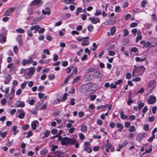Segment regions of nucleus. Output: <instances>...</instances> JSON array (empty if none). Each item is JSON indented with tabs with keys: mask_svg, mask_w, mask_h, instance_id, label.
<instances>
[{
	"mask_svg": "<svg viewBox=\"0 0 157 157\" xmlns=\"http://www.w3.org/2000/svg\"><path fill=\"white\" fill-rule=\"evenodd\" d=\"M76 143V139L74 138H70L67 137H63L61 141L63 145H67L68 144L73 145Z\"/></svg>",
	"mask_w": 157,
	"mask_h": 157,
	"instance_id": "1",
	"label": "nucleus"
},
{
	"mask_svg": "<svg viewBox=\"0 0 157 157\" xmlns=\"http://www.w3.org/2000/svg\"><path fill=\"white\" fill-rule=\"evenodd\" d=\"M15 90L14 88H12L11 90L10 93L4 95V97H6L7 99L10 100L12 99L15 95Z\"/></svg>",
	"mask_w": 157,
	"mask_h": 157,
	"instance_id": "2",
	"label": "nucleus"
},
{
	"mask_svg": "<svg viewBox=\"0 0 157 157\" xmlns=\"http://www.w3.org/2000/svg\"><path fill=\"white\" fill-rule=\"evenodd\" d=\"M140 44L143 45V48H148L149 47H154V45H151L152 43L149 41H146L144 40H142L140 41Z\"/></svg>",
	"mask_w": 157,
	"mask_h": 157,
	"instance_id": "3",
	"label": "nucleus"
},
{
	"mask_svg": "<svg viewBox=\"0 0 157 157\" xmlns=\"http://www.w3.org/2000/svg\"><path fill=\"white\" fill-rule=\"evenodd\" d=\"M33 58H34V57L31 56V57L28 59H23L21 61L22 64L24 66L26 65L27 64H30L33 62Z\"/></svg>",
	"mask_w": 157,
	"mask_h": 157,
	"instance_id": "4",
	"label": "nucleus"
},
{
	"mask_svg": "<svg viewBox=\"0 0 157 157\" xmlns=\"http://www.w3.org/2000/svg\"><path fill=\"white\" fill-rule=\"evenodd\" d=\"M84 151L88 153H90L92 151V149L90 147V143L88 142H85L84 143Z\"/></svg>",
	"mask_w": 157,
	"mask_h": 157,
	"instance_id": "5",
	"label": "nucleus"
},
{
	"mask_svg": "<svg viewBox=\"0 0 157 157\" xmlns=\"http://www.w3.org/2000/svg\"><path fill=\"white\" fill-rule=\"evenodd\" d=\"M145 68L143 66H139L136 71V75H140L144 72L145 70Z\"/></svg>",
	"mask_w": 157,
	"mask_h": 157,
	"instance_id": "6",
	"label": "nucleus"
},
{
	"mask_svg": "<svg viewBox=\"0 0 157 157\" xmlns=\"http://www.w3.org/2000/svg\"><path fill=\"white\" fill-rule=\"evenodd\" d=\"M147 101L148 104H152L156 102V99L154 96L151 95L150 96L149 99L147 100Z\"/></svg>",
	"mask_w": 157,
	"mask_h": 157,
	"instance_id": "7",
	"label": "nucleus"
},
{
	"mask_svg": "<svg viewBox=\"0 0 157 157\" xmlns=\"http://www.w3.org/2000/svg\"><path fill=\"white\" fill-rule=\"evenodd\" d=\"M17 112L19 113L18 115V117L20 119H22L25 116L26 113L23 109H19L17 110Z\"/></svg>",
	"mask_w": 157,
	"mask_h": 157,
	"instance_id": "8",
	"label": "nucleus"
},
{
	"mask_svg": "<svg viewBox=\"0 0 157 157\" xmlns=\"http://www.w3.org/2000/svg\"><path fill=\"white\" fill-rule=\"evenodd\" d=\"M145 134L144 132L139 134L136 137V140L139 142L141 141L145 137Z\"/></svg>",
	"mask_w": 157,
	"mask_h": 157,
	"instance_id": "9",
	"label": "nucleus"
},
{
	"mask_svg": "<svg viewBox=\"0 0 157 157\" xmlns=\"http://www.w3.org/2000/svg\"><path fill=\"white\" fill-rule=\"evenodd\" d=\"M89 20L93 24H96L100 22V20L97 17H91L89 18Z\"/></svg>",
	"mask_w": 157,
	"mask_h": 157,
	"instance_id": "10",
	"label": "nucleus"
},
{
	"mask_svg": "<svg viewBox=\"0 0 157 157\" xmlns=\"http://www.w3.org/2000/svg\"><path fill=\"white\" fill-rule=\"evenodd\" d=\"M25 102L20 101H17L16 103V105L17 107H23L25 106Z\"/></svg>",
	"mask_w": 157,
	"mask_h": 157,
	"instance_id": "11",
	"label": "nucleus"
},
{
	"mask_svg": "<svg viewBox=\"0 0 157 157\" xmlns=\"http://www.w3.org/2000/svg\"><path fill=\"white\" fill-rule=\"evenodd\" d=\"M35 27H31L29 29H28L27 31V33L28 36L29 37L32 36H33V33L32 32V30H34L35 29Z\"/></svg>",
	"mask_w": 157,
	"mask_h": 157,
	"instance_id": "12",
	"label": "nucleus"
},
{
	"mask_svg": "<svg viewBox=\"0 0 157 157\" xmlns=\"http://www.w3.org/2000/svg\"><path fill=\"white\" fill-rule=\"evenodd\" d=\"M155 81L152 80L150 81L148 83V86L149 88L153 89L155 88Z\"/></svg>",
	"mask_w": 157,
	"mask_h": 157,
	"instance_id": "13",
	"label": "nucleus"
},
{
	"mask_svg": "<svg viewBox=\"0 0 157 157\" xmlns=\"http://www.w3.org/2000/svg\"><path fill=\"white\" fill-rule=\"evenodd\" d=\"M38 124V121H33L32 122L31 126L33 130L36 129L37 124Z\"/></svg>",
	"mask_w": 157,
	"mask_h": 157,
	"instance_id": "14",
	"label": "nucleus"
},
{
	"mask_svg": "<svg viewBox=\"0 0 157 157\" xmlns=\"http://www.w3.org/2000/svg\"><path fill=\"white\" fill-rule=\"evenodd\" d=\"M50 10V9L49 8L47 7L45 8V10H43L42 12L44 15H49L51 13Z\"/></svg>",
	"mask_w": 157,
	"mask_h": 157,
	"instance_id": "15",
	"label": "nucleus"
},
{
	"mask_svg": "<svg viewBox=\"0 0 157 157\" xmlns=\"http://www.w3.org/2000/svg\"><path fill=\"white\" fill-rule=\"evenodd\" d=\"M35 71V68L34 67H31L29 68V71L28 73L29 75H33Z\"/></svg>",
	"mask_w": 157,
	"mask_h": 157,
	"instance_id": "16",
	"label": "nucleus"
},
{
	"mask_svg": "<svg viewBox=\"0 0 157 157\" xmlns=\"http://www.w3.org/2000/svg\"><path fill=\"white\" fill-rule=\"evenodd\" d=\"M117 128L118 129V131L120 132H121L123 131L124 128V126L122 124L120 123H117L116 124Z\"/></svg>",
	"mask_w": 157,
	"mask_h": 157,
	"instance_id": "17",
	"label": "nucleus"
},
{
	"mask_svg": "<svg viewBox=\"0 0 157 157\" xmlns=\"http://www.w3.org/2000/svg\"><path fill=\"white\" fill-rule=\"evenodd\" d=\"M88 88L86 86H82L79 88V91L80 93H83L86 91Z\"/></svg>",
	"mask_w": 157,
	"mask_h": 157,
	"instance_id": "18",
	"label": "nucleus"
},
{
	"mask_svg": "<svg viewBox=\"0 0 157 157\" xmlns=\"http://www.w3.org/2000/svg\"><path fill=\"white\" fill-rule=\"evenodd\" d=\"M5 78V84H7L9 83L10 80L11 78V77L8 74H6V75Z\"/></svg>",
	"mask_w": 157,
	"mask_h": 157,
	"instance_id": "19",
	"label": "nucleus"
},
{
	"mask_svg": "<svg viewBox=\"0 0 157 157\" xmlns=\"http://www.w3.org/2000/svg\"><path fill=\"white\" fill-rule=\"evenodd\" d=\"M56 154L57 155V157H64L63 155L64 153L62 152L60 150H57L56 151Z\"/></svg>",
	"mask_w": 157,
	"mask_h": 157,
	"instance_id": "20",
	"label": "nucleus"
},
{
	"mask_svg": "<svg viewBox=\"0 0 157 157\" xmlns=\"http://www.w3.org/2000/svg\"><path fill=\"white\" fill-rule=\"evenodd\" d=\"M128 144V142L127 140H124L122 144H120L119 146V148L121 149L123 147H125L126 146L127 144Z\"/></svg>",
	"mask_w": 157,
	"mask_h": 157,
	"instance_id": "21",
	"label": "nucleus"
},
{
	"mask_svg": "<svg viewBox=\"0 0 157 157\" xmlns=\"http://www.w3.org/2000/svg\"><path fill=\"white\" fill-rule=\"evenodd\" d=\"M146 56L143 58H141L140 57H137L135 58V59L137 62H142L146 59Z\"/></svg>",
	"mask_w": 157,
	"mask_h": 157,
	"instance_id": "22",
	"label": "nucleus"
},
{
	"mask_svg": "<svg viewBox=\"0 0 157 157\" xmlns=\"http://www.w3.org/2000/svg\"><path fill=\"white\" fill-rule=\"evenodd\" d=\"M121 118L122 119H126L128 118L127 116L125 115L123 111H121L120 113Z\"/></svg>",
	"mask_w": 157,
	"mask_h": 157,
	"instance_id": "23",
	"label": "nucleus"
},
{
	"mask_svg": "<svg viewBox=\"0 0 157 157\" xmlns=\"http://www.w3.org/2000/svg\"><path fill=\"white\" fill-rule=\"evenodd\" d=\"M81 131L83 132H86L87 131V127L86 125L83 124L82 125Z\"/></svg>",
	"mask_w": 157,
	"mask_h": 157,
	"instance_id": "24",
	"label": "nucleus"
},
{
	"mask_svg": "<svg viewBox=\"0 0 157 157\" xmlns=\"http://www.w3.org/2000/svg\"><path fill=\"white\" fill-rule=\"evenodd\" d=\"M32 27H36L35 29H34V31L33 32L34 33H36L37 32L39 29L40 28V26L38 25H33L32 26Z\"/></svg>",
	"mask_w": 157,
	"mask_h": 157,
	"instance_id": "25",
	"label": "nucleus"
},
{
	"mask_svg": "<svg viewBox=\"0 0 157 157\" xmlns=\"http://www.w3.org/2000/svg\"><path fill=\"white\" fill-rule=\"evenodd\" d=\"M136 129L134 126L132 125L129 127L128 129V131L129 132H133L135 131Z\"/></svg>",
	"mask_w": 157,
	"mask_h": 157,
	"instance_id": "26",
	"label": "nucleus"
},
{
	"mask_svg": "<svg viewBox=\"0 0 157 157\" xmlns=\"http://www.w3.org/2000/svg\"><path fill=\"white\" fill-rule=\"evenodd\" d=\"M116 31V27L114 26L112 27L110 29L111 34L113 35L115 33Z\"/></svg>",
	"mask_w": 157,
	"mask_h": 157,
	"instance_id": "27",
	"label": "nucleus"
},
{
	"mask_svg": "<svg viewBox=\"0 0 157 157\" xmlns=\"http://www.w3.org/2000/svg\"><path fill=\"white\" fill-rule=\"evenodd\" d=\"M68 95V94L67 93H65L63 95V97L62 98L61 101H65L67 98V96Z\"/></svg>",
	"mask_w": 157,
	"mask_h": 157,
	"instance_id": "28",
	"label": "nucleus"
},
{
	"mask_svg": "<svg viewBox=\"0 0 157 157\" xmlns=\"http://www.w3.org/2000/svg\"><path fill=\"white\" fill-rule=\"evenodd\" d=\"M94 26L92 24H90L87 26L88 30L90 32H92L94 29Z\"/></svg>",
	"mask_w": 157,
	"mask_h": 157,
	"instance_id": "29",
	"label": "nucleus"
},
{
	"mask_svg": "<svg viewBox=\"0 0 157 157\" xmlns=\"http://www.w3.org/2000/svg\"><path fill=\"white\" fill-rule=\"evenodd\" d=\"M133 102V101L132 98H131L130 96H129V98L128 101L127 102V104L128 105H130L131 103H132Z\"/></svg>",
	"mask_w": 157,
	"mask_h": 157,
	"instance_id": "30",
	"label": "nucleus"
},
{
	"mask_svg": "<svg viewBox=\"0 0 157 157\" xmlns=\"http://www.w3.org/2000/svg\"><path fill=\"white\" fill-rule=\"evenodd\" d=\"M123 31V35L124 36H126L128 35L129 32L127 29H124Z\"/></svg>",
	"mask_w": 157,
	"mask_h": 157,
	"instance_id": "31",
	"label": "nucleus"
},
{
	"mask_svg": "<svg viewBox=\"0 0 157 157\" xmlns=\"http://www.w3.org/2000/svg\"><path fill=\"white\" fill-rule=\"evenodd\" d=\"M151 41L152 42L155 43V45L157 46V39L155 38H151Z\"/></svg>",
	"mask_w": 157,
	"mask_h": 157,
	"instance_id": "32",
	"label": "nucleus"
},
{
	"mask_svg": "<svg viewBox=\"0 0 157 157\" xmlns=\"http://www.w3.org/2000/svg\"><path fill=\"white\" fill-rule=\"evenodd\" d=\"M80 76H78L77 77L75 78L74 79L72 82V83L74 84L77 82L78 80L80 79Z\"/></svg>",
	"mask_w": 157,
	"mask_h": 157,
	"instance_id": "33",
	"label": "nucleus"
},
{
	"mask_svg": "<svg viewBox=\"0 0 157 157\" xmlns=\"http://www.w3.org/2000/svg\"><path fill=\"white\" fill-rule=\"evenodd\" d=\"M89 42L87 40H84L82 43V44L83 46H85L89 44Z\"/></svg>",
	"mask_w": 157,
	"mask_h": 157,
	"instance_id": "34",
	"label": "nucleus"
},
{
	"mask_svg": "<svg viewBox=\"0 0 157 157\" xmlns=\"http://www.w3.org/2000/svg\"><path fill=\"white\" fill-rule=\"evenodd\" d=\"M29 127V125L28 124H25L22 127V129L24 130H26L28 129Z\"/></svg>",
	"mask_w": 157,
	"mask_h": 157,
	"instance_id": "35",
	"label": "nucleus"
},
{
	"mask_svg": "<svg viewBox=\"0 0 157 157\" xmlns=\"http://www.w3.org/2000/svg\"><path fill=\"white\" fill-rule=\"evenodd\" d=\"M48 105L47 103H46L45 104H44L43 105L41 106L40 108L39 109H40V110H45L47 108V107Z\"/></svg>",
	"mask_w": 157,
	"mask_h": 157,
	"instance_id": "36",
	"label": "nucleus"
},
{
	"mask_svg": "<svg viewBox=\"0 0 157 157\" xmlns=\"http://www.w3.org/2000/svg\"><path fill=\"white\" fill-rule=\"evenodd\" d=\"M7 134V131H5L3 132H2L0 131V135H1V137L3 138H4L6 136Z\"/></svg>",
	"mask_w": 157,
	"mask_h": 157,
	"instance_id": "37",
	"label": "nucleus"
},
{
	"mask_svg": "<svg viewBox=\"0 0 157 157\" xmlns=\"http://www.w3.org/2000/svg\"><path fill=\"white\" fill-rule=\"evenodd\" d=\"M48 151L46 149H43L40 152V155H44L48 153Z\"/></svg>",
	"mask_w": 157,
	"mask_h": 157,
	"instance_id": "38",
	"label": "nucleus"
},
{
	"mask_svg": "<svg viewBox=\"0 0 157 157\" xmlns=\"http://www.w3.org/2000/svg\"><path fill=\"white\" fill-rule=\"evenodd\" d=\"M6 41V37L5 36H3L0 39L1 43H5Z\"/></svg>",
	"mask_w": 157,
	"mask_h": 157,
	"instance_id": "39",
	"label": "nucleus"
},
{
	"mask_svg": "<svg viewBox=\"0 0 157 157\" xmlns=\"http://www.w3.org/2000/svg\"><path fill=\"white\" fill-rule=\"evenodd\" d=\"M11 14V12L9 10L6 11L4 13V15L6 16H9Z\"/></svg>",
	"mask_w": 157,
	"mask_h": 157,
	"instance_id": "40",
	"label": "nucleus"
},
{
	"mask_svg": "<svg viewBox=\"0 0 157 157\" xmlns=\"http://www.w3.org/2000/svg\"><path fill=\"white\" fill-rule=\"evenodd\" d=\"M73 68V67L72 66H71V67H68L66 68V71L67 72V73H69L71 70V69H72Z\"/></svg>",
	"mask_w": 157,
	"mask_h": 157,
	"instance_id": "41",
	"label": "nucleus"
},
{
	"mask_svg": "<svg viewBox=\"0 0 157 157\" xmlns=\"http://www.w3.org/2000/svg\"><path fill=\"white\" fill-rule=\"evenodd\" d=\"M16 31L17 33H23L25 32V30L21 29H16Z\"/></svg>",
	"mask_w": 157,
	"mask_h": 157,
	"instance_id": "42",
	"label": "nucleus"
},
{
	"mask_svg": "<svg viewBox=\"0 0 157 157\" xmlns=\"http://www.w3.org/2000/svg\"><path fill=\"white\" fill-rule=\"evenodd\" d=\"M147 4V1L146 0H143L141 2V6L143 8L145 7V5Z\"/></svg>",
	"mask_w": 157,
	"mask_h": 157,
	"instance_id": "43",
	"label": "nucleus"
},
{
	"mask_svg": "<svg viewBox=\"0 0 157 157\" xmlns=\"http://www.w3.org/2000/svg\"><path fill=\"white\" fill-rule=\"evenodd\" d=\"M28 82H25L23 83H22L21 85V87L22 89H24L25 88V87L26 85Z\"/></svg>",
	"mask_w": 157,
	"mask_h": 157,
	"instance_id": "44",
	"label": "nucleus"
},
{
	"mask_svg": "<svg viewBox=\"0 0 157 157\" xmlns=\"http://www.w3.org/2000/svg\"><path fill=\"white\" fill-rule=\"evenodd\" d=\"M132 17V15L131 14L128 13L127 15H126L124 16V19L126 20H128L130 18Z\"/></svg>",
	"mask_w": 157,
	"mask_h": 157,
	"instance_id": "45",
	"label": "nucleus"
},
{
	"mask_svg": "<svg viewBox=\"0 0 157 157\" xmlns=\"http://www.w3.org/2000/svg\"><path fill=\"white\" fill-rule=\"evenodd\" d=\"M152 145H151L150 146V149L149 150H147V149H145V152L146 153H150L151 152V151H152Z\"/></svg>",
	"mask_w": 157,
	"mask_h": 157,
	"instance_id": "46",
	"label": "nucleus"
},
{
	"mask_svg": "<svg viewBox=\"0 0 157 157\" xmlns=\"http://www.w3.org/2000/svg\"><path fill=\"white\" fill-rule=\"evenodd\" d=\"M109 125L111 128H113L115 127V124L114 122L111 121L109 123Z\"/></svg>",
	"mask_w": 157,
	"mask_h": 157,
	"instance_id": "47",
	"label": "nucleus"
},
{
	"mask_svg": "<svg viewBox=\"0 0 157 157\" xmlns=\"http://www.w3.org/2000/svg\"><path fill=\"white\" fill-rule=\"evenodd\" d=\"M48 78L50 80H52L55 78V76L53 74H51L48 76Z\"/></svg>",
	"mask_w": 157,
	"mask_h": 157,
	"instance_id": "48",
	"label": "nucleus"
},
{
	"mask_svg": "<svg viewBox=\"0 0 157 157\" xmlns=\"http://www.w3.org/2000/svg\"><path fill=\"white\" fill-rule=\"evenodd\" d=\"M34 3L38 5H40L41 4V0H34Z\"/></svg>",
	"mask_w": 157,
	"mask_h": 157,
	"instance_id": "49",
	"label": "nucleus"
},
{
	"mask_svg": "<svg viewBox=\"0 0 157 157\" xmlns=\"http://www.w3.org/2000/svg\"><path fill=\"white\" fill-rule=\"evenodd\" d=\"M82 11V9L81 7L78 8L76 10V15H78Z\"/></svg>",
	"mask_w": 157,
	"mask_h": 157,
	"instance_id": "50",
	"label": "nucleus"
},
{
	"mask_svg": "<svg viewBox=\"0 0 157 157\" xmlns=\"http://www.w3.org/2000/svg\"><path fill=\"white\" fill-rule=\"evenodd\" d=\"M115 52L112 51H109L108 52V54L110 56H113L115 55Z\"/></svg>",
	"mask_w": 157,
	"mask_h": 157,
	"instance_id": "51",
	"label": "nucleus"
},
{
	"mask_svg": "<svg viewBox=\"0 0 157 157\" xmlns=\"http://www.w3.org/2000/svg\"><path fill=\"white\" fill-rule=\"evenodd\" d=\"M50 132L49 131L47 130L44 133V137H48L49 135Z\"/></svg>",
	"mask_w": 157,
	"mask_h": 157,
	"instance_id": "52",
	"label": "nucleus"
},
{
	"mask_svg": "<svg viewBox=\"0 0 157 157\" xmlns=\"http://www.w3.org/2000/svg\"><path fill=\"white\" fill-rule=\"evenodd\" d=\"M142 37L141 35L138 36L136 38V42H138L139 40H141L142 39Z\"/></svg>",
	"mask_w": 157,
	"mask_h": 157,
	"instance_id": "53",
	"label": "nucleus"
},
{
	"mask_svg": "<svg viewBox=\"0 0 157 157\" xmlns=\"http://www.w3.org/2000/svg\"><path fill=\"white\" fill-rule=\"evenodd\" d=\"M97 85L96 84H92L91 86V87L92 88H94L93 89H92V90H93V91L95 90L96 89V87H97Z\"/></svg>",
	"mask_w": 157,
	"mask_h": 157,
	"instance_id": "54",
	"label": "nucleus"
},
{
	"mask_svg": "<svg viewBox=\"0 0 157 157\" xmlns=\"http://www.w3.org/2000/svg\"><path fill=\"white\" fill-rule=\"evenodd\" d=\"M135 115H132L129 116L128 118L129 121H132L135 120Z\"/></svg>",
	"mask_w": 157,
	"mask_h": 157,
	"instance_id": "55",
	"label": "nucleus"
},
{
	"mask_svg": "<svg viewBox=\"0 0 157 157\" xmlns=\"http://www.w3.org/2000/svg\"><path fill=\"white\" fill-rule=\"evenodd\" d=\"M149 127L148 124H145L144 126V129L146 131L149 130Z\"/></svg>",
	"mask_w": 157,
	"mask_h": 157,
	"instance_id": "56",
	"label": "nucleus"
},
{
	"mask_svg": "<svg viewBox=\"0 0 157 157\" xmlns=\"http://www.w3.org/2000/svg\"><path fill=\"white\" fill-rule=\"evenodd\" d=\"M144 104L143 103H140L138 104V108L139 110H140L142 107H144Z\"/></svg>",
	"mask_w": 157,
	"mask_h": 157,
	"instance_id": "57",
	"label": "nucleus"
},
{
	"mask_svg": "<svg viewBox=\"0 0 157 157\" xmlns=\"http://www.w3.org/2000/svg\"><path fill=\"white\" fill-rule=\"evenodd\" d=\"M141 80V78L140 77H137L132 80V81L139 82Z\"/></svg>",
	"mask_w": 157,
	"mask_h": 157,
	"instance_id": "58",
	"label": "nucleus"
},
{
	"mask_svg": "<svg viewBox=\"0 0 157 157\" xmlns=\"http://www.w3.org/2000/svg\"><path fill=\"white\" fill-rule=\"evenodd\" d=\"M35 101H36L34 99H31L29 101V104L31 105H33Z\"/></svg>",
	"mask_w": 157,
	"mask_h": 157,
	"instance_id": "59",
	"label": "nucleus"
},
{
	"mask_svg": "<svg viewBox=\"0 0 157 157\" xmlns=\"http://www.w3.org/2000/svg\"><path fill=\"white\" fill-rule=\"evenodd\" d=\"M137 23L136 22H133L130 25V27L132 28L135 27L137 26Z\"/></svg>",
	"mask_w": 157,
	"mask_h": 157,
	"instance_id": "60",
	"label": "nucleus"
},
{
	"mask_svg": "<svg viewBox=\"0 0 157 157\" xmlns=\"http://www.w3.org/2000/svg\"><path fill=\"white\" fill-rule=\"evenodd\" d=\"M131 52H137L138 51V49L137 48H136V47H134L133 48H132L131 49Z\"/></svg>",
	"mask_w": 157,
	"mask_h": 157,
	"instance_id": "61",
	"label": "nucleus"
},
{
	"mask_svg": "<svg viewBox=\"0 0 157 157\" xmlns=\"http://www.w3.org/2000/svg\"><path fill=\"white\" fill-rule=\"evenodd\" d=\"M128 6V3L127 1H125L124 2L123 7L126 8Z\"/></svg>",
	"mask_w": 157,
	"mask_h": 157,
	"instance_id": "62",
	"label": "nucleus"
},
{
	"mask_svg": "<svg viewBox=\"0 0 157 157\" xmlns=\"http://www.w3.org/2000/svg\"><path fill=\"white\" fill-rule=\"evenodd\" d=\"M115 12H119L121 11V8L119 6H116L115 7Z\"/></svg>",
	"mask_w": 157,
	"mask_h": 157,
	"instance_id": "63",
	"label": "nucleus"
},
{
	"mask_svg": "<svg viewBox=\"0 0 157 157\" xmlns=\"http://www.w3.org/2000/svg\"><path fill=\"white\" fill-rule=\"evenodd\" d=\"M13 50L15 53L17 54L18 52V48L16 46H15L13 48Z\"/></svg>",
	"mask_w": 157,
	"mask_h": 157,
	"instance_id": "64",
	"label": "nucleus"
}]
</instances>
